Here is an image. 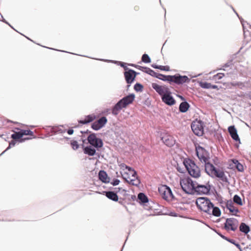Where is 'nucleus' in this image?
Returning <instances> with one entry per match:
<instances>
[{"label":"nucleus","instance_id":"nucleus-1","mask_svg":"<svg viewBox=\"0 0 251 251\" xmlns=\"http://www.w3.org/2000/svg\"><path fill=\"white\" fill-rule=\"evenodd\" d=\"M196 154L199 160L204 163L206 173L213 178H218L224 182H226L228 179L224 172L220 169H217L208 161L209 159V152L203 147L198 146L196 148Z\"/></svg>","mask_w":251,"mask_h":251},{"label":"nucleus","instance_id":"nucleus-2","mask_svg":"<svg viewBox=\"0 0 251 251\" xmlns=\"http://www.w3.org/2000/svg\"><path fill=\"white\" fill-rule=\"evenodd\" d=\"M196 205L203 212L209 215L219 217L221 214L220 208L215 206L210 200L205 197H200L196 200Z\"/></svg>","mask_w":251,"mask_h":251},{"label":"nucleus","instance_id":"nucleus-3","mask_svg":"<svg viewBox=\"0 0 251 251\" xmlns=\"http://www.w3.org/2000/svg\"><path fill=\"white\" fill-rule=\"evenodd\" d=\"M156 78L160 80L168 81L170 84L171 82H174L176 84H183L185 82H189L190 79L186 75H181L179 74H176L173 75H164L161 74L157 73L155 76Z\"/></svg>","mask_w":251,"mask_h":251},{"label":"nucleus","instance_id":"nucleus-4","mask_svg":"<svg viewBox=\"0 0 251 251\" xmlns=\"http://www.w3.org/2000/svg\"><path fill=\"white\" fill-rule=\"evenodd\" d=\"M135 99L134 94H130L124 97L118 101V102L113 106L112 109V114L114 116H117L119 114L120 111L124 108L132 103Z\"/></svg>","mask_w":251,"mask_h":251},{"label":"nucleus","instance_id":"nucleus-5","mask_svg":"<svg viewBox=\"0 0 251 251\" xmlns=\"http://www.w3.org/2000/svg\"><path fill=\"white\" fill-rule=\"evenodd\" d=\"M183 164L191 176L195 178L199 177L200 176V169L193 160L191 159L184 160Z\"/></svg>","mask_w":251,"mask_h":251},{"label":"nucleus","instance_id":"nucleus-6","mask_svg":"<svg viewBox=\"0 0 251 251\" xmlns=\"http://www.w3.org/2000/svg\"><path fill=\"white\" fill-rule=\"evenodd\" d=\"M197 182L193 181L190 177L185 178L180 181V185L184 192L188 194L195 195V189Z\"/></svg>","mask_w":251,"mask_h":251},{"label":"nucleus","instance_id":"nucleus-7","mask_svg":"<svg viewBox=\"0 0 251 251\" xmlns=\"http://www.w3.org/2000/svg\"><path fill=\"white\" fill-rule=\"evenodd\" d=\"M158 192L162 198L166 201H170L174 198L171 188L166 185L159 187Z\"/></svg>","mask_w":251,"mask_h":251},{"label":"nucleus","instance_id":"nucleus-8","mask_svg":"<svg viewBox=\"0 0 251 251\" xmlns=\"http://www.w3.org/2000/svg\"><path fill=\"white\" fill-rule=\"evenodd\" d=\"M88 143L93 147H95L97 151H99V149L102 147L103 143L102 140L99 138H98L96 136V134L95 133H91L87 138Z\"/></svg>","mask_w":251,"mask_h":251},{"label":"nucleus","instance_id":"nucleus-9","mask_svg":"<svg viewBox=\"0 0 251 251\" xmlns=\"http://www.w3.org/2000/svg\"><path fill=\"white\" fill-rule=\"evenodd\" d=\"M191 128L194 133L198 136H201L204 133L203 123L201 120L193 121L191 124Z\"/></svg>","mask_w":251,"mask_h":251},{"label":"nucleus","instance_id":"nucleus-10","mask_svg":"<svg viewBox=\"0 0 251 251\" xmlns=\"http://www.w3.org/2000/svg\"><path fill=\"white\" fill-rule=\"evenodd\" d=\"M239 225V221L237 219L234 218H227L224 224L225 229L228 231L231 230L232 231H235Z\"/></svg>","mask_w":251,"mask_h":251},{"label":"nucleus","instance_id":"nucleus-11","mask_svg":"<svg viewBox=\"0 0 251 251\" xmlns=\"http://www.w3.org/2000/svg\"><path fill=\"white\" fill-rule=\"evenodd\" d=\"M195 185V195H207L209 193L210 190L209 185L200 184L197 182Z\"/></svg>","mask_w":251,"mask_h":251},{"label":"nucleus","instance_id":"nucleus-12","mask_svg":"<svg viewBox=\"0 0 251 251\" xmlns=\"http://www.w3.org/2000/svg\"><path fill=\"white\" fill-rule=\"evenodd\" d=\"M107 122V118L104 116L101 117L91 124V128L95 130H99L102 128Z\"/></svg>","mask_w":251,"mask_h":251},{"label":"nucleus","instance_id":"nucleus-13","mask_svg":"<svg viewBox=\"0 0 251 251\" xmlns=\"http://www.w3.org/2000/svg\"><path fill=\"white\" fill-rule=\"evenodd\" d=\"M162 101L169 106L174 105L176 101L173 97L172 96V93L169 90L165 95L162 96L161 98Z\"/></svg>","mask_w":251,"mask_h":251},{"label":"nucleus","instance_id":"nucleus-14","mask_svg":"<svg viewBox=\"0 0 251 251\" xmlns=\"http://www.w3.org/2000/svg\"><path fill=\"white\" fill-rule=\"evenodd\" d=\"M139 73H136L135 71L129 69L124 73L125 79L127 84H131L135 80L136 75Z\"/></svg>","mask_w":251,"mask_h":251},{"label":"nucleus","instance_id":"nucleus-15","mask_svg":"<svg viewBox=\"0 0 251 251\" xmlns=\"http://www.w3.org/2000/svg\"><path fill=\"white\" fill-rule=\"evenodd\" d=\"M151 86L161 98L163 95H165L169 90H170L169 88L166 85L160 86L155 83H152L151 84Z\"/></svg>","mask_w":251,"mask_h":251},{"label":"nucleus","instance_id":"nucleus-16","mask_svg":"<svg viewBox=\"0 0 251 251\" xmlns=\"http://www.w3.org/2000/svg\"><path fill=\"white\" fill-rule=\"evenodd\" d=\"M130 65L132 66L135 67L136 68H138L142 72H144L154 77H155V76L156 75V74L157 73L154 72L153 70H151V69L147 67H142L138 65H134L133 64H131Z\"/></svg>","mask_w":251,"mask_h":251},{"label":"nucleus","instance_id":"nucleus-17","mask_svg":"<svg viewBox=\"0 0 251 251\" xmlns=\"http://www.w3.org/2000/svg\"><path fill=\"white\" fill-rule=\"evenodd\" d=\"M97 150L91 145L87 146L86 147L83 145V151L84 154L89 156H94L97 154L96 151Z\"/></svg>","mask_w":251,"mask_h":251},{"label":"nucleus","instance_id":"nucleus-18","mask_svg":"<svg viewBox=\"0 0 251 251\" xmlns=\"http://www.w3.org/2000/svg\"><path fill=\"white\" fill-rule=\"evenodd\" d=\"M161 139L163 142L168 147H172L175 144V140L170 135H164L162 137Z\"/></svg>","mask_w":251,"mask_h":251},{"label":"nucleus","instance_id":"nucleus-19","mask_svg":"<svg viewBox=\"0 0 251 251\" xmlns=\"http://www.w3.org/2000/svg\"><path fill=\"white\" fill-rule=\"evenodd\" d=\"M228 131L233 140L235 141H240V138L237 134V131L234 126H229Z\"/></svg>","mask_w":251,"mask_h":251},{"label":"nucleus","instance_id":"nucleus-20","mask_svg":"<svg viewBox=\"0 0 251 251\" xmlns=\"http://www.w3.org/2000/svg\"><path fill=\"white\" fill-rule=\"evenodd\" d=\"M224 203L226 207L229 210L230 212L235 213H233L234 215L236 216V213L239 212V210L234 206L233 202L231 200L227 201L226 203Z\"/></svg>","mask_w":251,"mask_h":251},{"label":"nucleus","instance_id":"nucleus-21","mask_svg":"<svg viewBox=\"0 0 251 251\" xmlns=\"http://www.w3.org/2000/svg\"><path fill=\"white\" fill-rule=\"evenodd\" d=\"M23 137L21 131H19L18 132H15L13 134L11 135V138L14 140H19V141L20 142H23L26 140H29L31 139V138H22Z\"/></svg>","mask_w":251,"mask_h":251},{"label":"nucleus","instance_id":"nucleus-22","mask_svg":"<svg viewBox=\"0 0 251 251\" xmlns=\"http://www.w3.org/2000/svg\"><path fill=\"white\" fill-rule=\"evenodd\" d=\"M96 118V117L94 114L88 115L85 116L84 120L78 121V123L82 125L87 124L93 122Z\"/></svg>","mask_w":251,"mask_h":251},{"label":"nucleus","instance_id":"nucleus-23","mask_svg":"<svg viewBox=\"0 0 251 251\" xmlns=\"http://www.w3.org/2000/svg\"><path fill=\"white\" fill-rule=\"evenodd\" d=\"M99 178L100 180L105 183H108L110 181V178L108 177L107 173L103 170H100L99 172Z\"/></svg>","mask_w":251,"mask_h":251},{"label":"nucleus","instance_id":"nucleus-24","mask_svg":"<svg viewBox=\"0 0 251 251\" xmlns=\"http://www.w3.org/2000/svg\"><path fill=\"white\" fill-rule=\"evenodd\" d=\"M97 59L100 60V61H104L106 62H112L116 64L120 65L122 67H123L126 71L129 70V69L126 65V63L122 62H120V61H114V60H111L103 59Z\"/></svg>","mask_w":251,"mask_h":251},{"label":"nucleus","instance_id":"nucleus-25","mask_svg":"<svg viewBox=\"0 0 251 251\" xmlns=\"http://www.w3.org/2000/svg\"><path fill=\"white\" fill-rule=\"evenodd\" d=\"M105 196L109 199L112 200L114 201H117L118 200V196L116 193L113 191H107L105 192Z\"/></svg>","mask_w":251,"mask_h":251},{"label":"nucleus","instance_id":"nucleus-26","mask_svg":"<svg viewBox=\"0 0 251 251\" xmlns=\"http://www.w3.org/2000/svg\"><path fill=\"white\" fill-rule=\"evenodd\" d=\"M189 107V104L185 101L180 103L179 106V110L182 113H185L188 110Z\"/></svg>","mask_w":251,"mask_h":251},{"label":"nucleus","instance_id":"nucleus-27","mask_svg":"<svg viewBox=\"0 0 251 251\" xmlns=\"http://www.w3.org/2000/svg\"><path fill=\"white\" fill-rule=\"evenodd\" d=\"M239 230L241 232L247 234L250 230V226L244 223H241L239 226Z\"/></svg>","mask_w":251,"mask_h":251},{"label":"nucleus","instance_id":"nucleus-28","mask_svg":"<svg viewBox=\"0 0 251 251\" xmlns=\"http://www.w3.org/2000/svg\"><path fill=\"white\" fill-rule=\"evenodd\" d=\"M138 199L140 203L144 204L149 201L147 196L143 193H140L138 195Z\"/></svg>","mask_w":251,"mask_h":251},{"label":"nucleus","instance_id":"nucleus-29","mask_svg":"<svg viewBox=\"0 0 251 251\" xmlns=\"http://www.w3.org/2000/svg\"><path fill=\"white\" fill-rule=\"evenodd\" d=\"M51 132L55 133H65L66 132V129L63 128V126H52L51 129Z\"/></svg>","mask_w":251,"mask_h":251},{"label":"nucleus","instance_id":"nucleus-30","mask_svg":"<svg viewBox=\"0 0 251 251\" xmlns=\"http://www.w3.org/2000/svg\"><path fill=\"white\" fill-rule=\"evenodd\" d=\"M126 182H127L130 184H131L134 186H138L140 183V179L137 177V175L135 177H134V179H130V180H128L126 178H125Z\"/></svg>","mask_w":251,"mask_h":251},{"label":"nucleus","instance_id":"nucleus-31","mask_svg":"<svg viewBox=\"0 0 251 251\" xmlns=\"http://www.w3.org/2000/svg\"><path fill=\"white\" fill-rule=\"evenodd\" d=\"M233 201L234 202L237 203V204H239L240 205H243V203L241 198L237 195H235L234 196L233 198Z\"/></svg>","mask_w":251,"mask_h":251},{"label":"nucleus","instance_id":"nucleus-32","mask_svg":"<svg viewBox=\"0 0 251 251\" xmlns=\"http://www.w3.org/2000/svg\"><path fill=\"white\" fill-rule=\"evenodd\" d=\"M236 165V167L239 172H242L244 171V167L242 164L238 162V160H236L235 162H233Z\"/></svg>","mask_w":251,"mask_h":251},{"label":"nucleus","instance_id":"nucleus-33","mask_svg":"<svg viewBox=\"0 0 251 251\" xmlns=\"http://www.w3.org/2000/svg\"><path fill=\"white\" fill-rule=\"evenodd\" d=\"M200 86L204 89H211V84L207 82H201Z\"/></svg>","mask_w":251,"mask_h":251},{"label":"nucleus","instance_id":"nucleus-34","mask_svg":"<svg viewBox=\"0 0 251 251\" xmlns=\"http://www.w3.org/2000/svg\"><path fill=\"white\" fill-rule=\"evenodd\" d=\"M142 61L145 63H149L151 62V60L149 56L147 54H144L142 56Z\"/></svg>","mask_w":251,"mask_h":251},{"label":"nucleus","instance_id":"nucleus-35","mask_svg":"<svg viewBox=\"0 0 251 251\" xmlns=\"http://www.w3.org/2000/svg\"><path fill=\"white\" fill-rule=\"evenodd\" d=\"M143 86L142 84L137 83L134 85V89L136 92H141L142 91Z\"/></svg>","mask_w":251,"mask_h":251},{"label":"nucleus","instance_id":"nucleus-36","mask_svg":"<svg viewBox=\"0 0 251 251\" xmlns=\"http://www.w3.org/2000/svg\"><path fill=\"white\" fill-rule=\"evenodd\" d=\"M21 131L23 136L24 135H31V136L34 135L33 132L32 131H31L30 130L21 129Z\"/></svg>","mask_w":251,"mask_h":251},{"label":"nucleus","instance_id":"nucleus-37","mask_svg":"<svg viewBox=\"0 0 251 251\" xmlns=\"http://www.w3.org/2000/svg\"><path fill=\"white\" fill-rule=\"evenodd\" d=\"M126 169H127L129 172H131L132 174V176L133 177H135L137 175V172L132 168L129 166H126Z\"/></svg>","mask_w":251,"mask_h":251},{"label":"nucleus","instance_id":"nucleus-38","mask_svg":"<svg viewBox=\"0 0 251 251\" xmlns=\"http://www.w3.org/2000/svg\"><path fill=\"white\" fill-rule=\"evenodd\" d=\"M224 76V74L223 73H218L216 75H214L213 76L214 79L215 80H220Z\"/></svg>","mask_w":251,"mask_h":251},{"label":"nucleus","instance_id":"nucleus-39","mask_svg":"<svg viewBox=\"0 0 251 251\" xmlns=\"http://www.w3.org/2000/svg\"><path fill=\"white\" fill-rule=\"evenodd\" d=\"M15 144H16V142L15 141H11L10 143H9V146L7 148V149L4 151H3L0 155H2V154H3L6 151H7L8 150H9V149H10L11 147H14L15 145Z\"/></svg>","mask_w":251,"mask_h":251},{"label":"nucleus","instance_id":"nucleus-40","mask_svg":"<svg viewBox=\"0 0 251 251\" xmlns=\"http://www.w3.org/2000/svg\"><path fill=\"white\" fill-rule=\"evenodd\" d=\"M71 144V146H72L73 149L74 150H77L79 147L78 144L76 141H74L72 142Z\"/></svg>","mask_w":251,"mask_h":251},{"label":"nucleus","instance_id":"nucleus-41","mask_svg":"<svg viewBox=\"0 0 251 251\" xmlns=\"http://www.w3.org/2000/svg\"><path fill=\"white\" fill-rule=\"evenodd\" d=\"M232 85L233 86H237L240 88H242L244 87V84L242 82H233L232 83Z\"/></svg>","mask_w":251,"mask_h":251},{"label":"nucleus","instance_id":"nucleus-42","mask_svg":"<svg viewBox=\"0 0 251 251\" xmlns=\"http://www.w3.org/2000/svg\"><path fill=\"white\" fill-rule=\"evenodd\" d=\"M227 241L232 243V244H234L237 247V248H238L239 249H240V245L238 243H236L234 240L229 239V240H227Z\"/></svg>","mask_w":251,"mask_h":251},{"label":"nucleus","instance_id":"nucleus-43","mask_svg":"<svg viewBox=\"0 0 251 251\" xmlns=\"http://www.w3.org/2000/svg\"><path fill=\"white\" fill-rule=\"evenodd\" d=\"M159 69L162 71H169L170 67L168 66H159Z\"/></svg>","mask_w":251,"mask_h":251},{"label":"nucleus","instance_id":"nucleus-44","mask_svg":"<svg viewBox=\"0 0 251 251\" xmlns=\"http://www.w3.org/2000/svg\"><path fill=\"white\" fill-rule=\"evenodd\" d=\"M120 182V181L118 179H114L113 181L111 182V184L113 186H116L119 184Z\"/></svg>","mask_w":251,"mask_h":251},{"label":"nucleus","instance_id":"nucleus-45","mask_svg":"<svg viewBox=\"0 0 251 251\" xmlns=\"http://www.w3.org/2000/svg\"><path fill=\"white\" fill-rule=\"evenodd\" d=\"M223 239L227 241V240H229V238H228L227 237H226L225 236L223 235V234H222L221 233H217Z\"/></svg>","mask_w":251,"mask_h":251},{"label":"nucleus","instance_id":"nucleus-46","mask_svg":"<svg viewBox=\"0 0 251 251\" xmlns=\"http://www.w3.org/2000/svg\"><path fill=\"white\" fill-rule=\"evenodd\" d=\"M115 189L116 190V192H115L116 193H118V192H119L120 190H122L123 192H125L126 191L125 189H123L121 188H115Z\"/></svg>","mask_w":251,"mask_h":251},{"label":"nucleus","instance_id":"nucleus-47","mask_svg":"<svg viewBox=\"0 0 251 251\" xmlns=\"http://www.w3.org/2000/svg\"><path fill=\"white\" fill-rule=\"evenodd\" d=\"M67 133H68V134L69 135H72L74 133V130L72 129H69L67 130Z\"/></svg>","mask_w":251,"mask_h":251},{"label":"nucleus","instance_id":"nucleus-48","mask_svg":"<svg viewBox=\"0 0 251 251\" xmlns=\"http://www.w3.org/2000/svg\"><path fill=\"white\" fill-rule=\"evenodd\" d=\"M226 203V201H220V203L221 206L222 207H223V208H224V207H226V206H225V203Z\"/></svg>","mask_w":251,"mask_h":251},{"label":"nucleus","instance_id":"nucleus-49","mask_svg":"<svg viewBox=\"0 0 251 251\" xmlns=\"http://www.w3.org/2000/svg\"><path fill=\"white\" fill-rule=\"evenodd\" d=\"M159 66L156 64H152L151 67L154 69H159Z\"/></svg>","mask_w":251,"mask_h":251},{"label":"nucleus","instance_id":"nucleus-50","mask_svg":"<svg viewBox=\"0 0 251 251\" xmlns=\"http://www.w3.org/2000/svg\"><path fill=\"white\" fill-rule=\"evenodd\" d=\"M119 166L122 169L126 168V166H127V165L124 163H121Z\"/></svg>","mask_w":251,"mask_h":251},{"label":"nucleus","instance_id":"nucleus-51","mask_svg":"<svg viewBox=\"0 0 251 251\" xmlns=\"http://www.w3.org/2000/svg\"><path fill=\"white\" fill-rule=\"evenodd\" d=\"M230 64H231V63L230 62H228L225 64V67H228L230 65Z\"/></svg>","mask_w":251,"mask_h":251},{"label":"nucleus","instance_id":"nucleus-52","mask_svg":"<svg viewBox=\"0 0 251 251\" xmlns=\"http://www.w3.org/2000/svg\"><path fill=\"white\" fill-rule=\"evenodd\" d=\"M217 88V86L216 85H214L211 84V89H216Z\"/></svg>","mask_w":251,"mask_h":251},{"label":"nucleus","instance_id":"nucleus-53","mask_svg":"<svg viewBox=\"0 0 251 251\" xmlns=\"http://www.w3.org/2000/svg\"><path fill=\"white\" fill-rule=\"evenodd\" d=\"M1 21H2L3 22H4L5 23H7V21H6V20L4 19H3V18L2 19Z\"/></svg>","mask_w":251,"mask_h":251},{"label":"nucleus","instance_id":"nucleus-54","mask_svg":"<svg viewBox=\"0 0 251 251\" xmlns=\"http://www.w3.org/2000/svg\"><path fill=\"white\" fill-rule=\"evenodd\" d=\"M179 97L182 100H184V99L183 98V97L181 96H179Z\"/></svg>","mask_w":251,"mask_h":251},{"label":"nucleus","instance_id":"nucleus-55","mask_svg":"<svg viewBox=\"0 0 251 251\" xmlns=\"http://www.w3.org/2000/svg\"><path fill=\"white\" fill-rule=\"evenodd\" d=\"M6 24H7V25H9L11 27H12V28H13V27H12V26H11V25H10V24L7 22V23H6Z\"/></svg>","mask_w":251,"mask_h":251},{"label":"nucleus","instance_id":"nucleus-56","mask_svg":"<svg viewBox=\"0 0 251 251\" xmlns=\"http://www.w3.org/2000/svg\"><path fill=\"white\" fill-rule=\"evenodd\" d=\"M249 98L250 100H251V94H250L249 96Z\"/></svg>","mask_w":251,"mask_h":251},{"label":"nucleus","instance_id":"nucleus-57","mask_svg":"<svg viewBox=\"0 0 251 251\" xmlns=\"http://www.w3.org/2000/svg\"><path fill=\"white\" fill-rule=\"evenodd\" d=\"M130 179H134V177L131 176V177H129V180H130Z\"/></svg>","mask_w":251,"mask_h":251},{"label":"nucleus","instance_id":"nucleus-58","mask_svg":"<svg viewBox=\"0 0 251 251\" xmlns=\"http://www.w3.org/2000/svg\"><path fill=\"white\" fill-rule=\"evenodd\" d=\"M0 16L2 18V15L0 13Z\"/></svg>","mask_w":251,"mask_h":251},{"label":"nucleus","instance_id":"nucleus-59","mask_svg":"<svg viewBox=\"0 0 251 251\" xmlns=\"http://www.w3.org/2000/svg\"><path fill=\"white\" fill-rule=\"evenodd\" d=\"M239 250H240V251H242V250L241 248H240V249H239Z\"/></svg>","mask_w":251,"mask_h":251},{"label":"nucleus","instance_id":"nucleus-60","mask_svg":"<svg viewBox=\"0 0 251 251\" xmlns=\"http://www.w3.org/2000/svg\"><path fill=\"white\" fill-rule=\"evenodd\" d=\"M239 250H240V251H242V250L241 248H240V249H239Z\"/></svg>","mask_w":251,"mask_h":251},{"label":"nucleus","instance_id":"nucleus-61","mask_svg":"<svg viewBox=\"0 0 251 251\" xmlns=\"http://www.w3.org/2000/svg\"><path fill=\"white\" fill-rule=\"evenodd\" d=\"M232 9H233V10L236 13V12L234 10V9H233V8H232Z\"/></svg>","mask_w":251,"mask_h":251},{"label":"nucleus","instance_id":"nucleus-62","mask_svg":"<svg viewBox=\"0 0 251 251\" xmlns=\"http://www.w3.org/2000/svg\"><path fill=\"white\" fill-rule=\"evenodd\" d=\"M87 132H90V131H89L88 130H87Z\"/></svg>","mask_w":251,"mask_h":251},{"label":"nucleus","instance_id":"nucleus-63","mask_svg":"<svg viewBox=\"0 0 251 251\" xmlns=\"http://www.w3.org/2000/svg\"><path fill=\"white\" fill-rule=\"evenodd\" d=\"M160 3H161V0H159Z\"/></svg>","mask_w":251,"mask_h":251},{"label":"nucleus","instance_id":"nucleus-64","mask_svg":"<svg viewBox=\"0 0 251 251\" xmlns=\"http://www.w3.org/2000/svg\"><path fill=\"white\" fill-rule=\"evenodd\" d=\"M0 21H1V20L0 19Z\"/></svg>","mask_w":251,"mask_h":251}]
</instances>
